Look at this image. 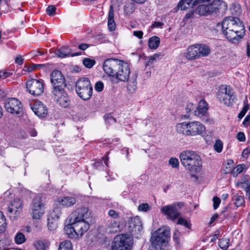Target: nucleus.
I'll return each instance as SVG.
<instances>
[{"label":"nucleus","instance_id":"obj_5","mask_svg":"<svg viewBox=\"0 0 250 250\" xmlns=\"http://www.w3.org/2000/svg\"><path fill=\"white\" fill-rule=\"evenodd\" d=\"M133 238L131 235L123 233L117 235L111 244V250H132Z\"/></svg>","mask_w":250,"mask_h":250},{"label":"nucleus","instance_id":"obj_55","mask_svg":"<svg viewBox=\"0 0 250 250\" xmlns=\"http://www.w3.org/2000/svg\"><path fill=\"white\" fill-rule=\"evenodd\" d=\"M236 138L240 142H244L246 140L245 134L242 132H239L237 134Z\"/></svg>","mask_w":250,"mask_h":250},{"label":"nucleus","instance_id":"obj_31","mask_svg":"<svg viewBox=\"0 0 250 250\" xmlns=\"http://www.w3.org/2000/svg\"><path fill=\"white\" fill-rule=\"evenodd\" d=\"M127 89L128 92L130 93H133L137 89V82L136 79L131 78L128 82Z\"/></svg>","mask_w":250,"mask_h":250},{"label":"nucleus","instance_id":"obj_12","mask_svg":"<svg viewBox=\"0 0 250 250\" xmlns=\"http://www.w3.org/2000/svg\"><path fill=\"white\" fill-rule=\"evenodd\" d=\"M181 206H183V204L180 203L164 206L161 208V211L167 219L175 221L180 215L179 212L176 209V206L181 207Z\"/></svg>","mask_w":250,"mask_h":250},{"label":"nucleus","instance_id":"obj_21","mask_svg":"<svg viewBox=\"0 0 250 250\" xmlns=\"http://www.w3.org/2000/svg\"><path fill=\"white\" fill-rule=\"evenodd\" d=\"M32 109L36 115L41 117L45 116L47 113L46 106L40 101H36L32 107Z\"/></svg>","mask_w":250,"mask_h":250},{"label":"nucleus","instance_id":"obj_15","mask_svg":"<svg viewBox=\"0 0 250 250\" xmlns=\"http://www.w3.org/2000/svg\"><path fill=\"white\" fill-rule=\"evenodd\" d=\"M120 60L110 58L105 60L103 64V68L105 74L113 78Z\"/></svg>","mask_w":250,"mask_h":250},{"label":"nucleus","instance_id":"obj_24","mask_svg":"<svg viewBox=\"0 0 250 250\" xmlns=\"http://www.w3.org/2000/svg\"><path fill=\"white\" fill-rule=\"evenodd\" d=\"M71 51V50L69 47L67 46H63L59 49L57 51L56 54L59 57L61 58H65L69 56L73 57L75 56H79L81 54V53L70 54Z\"/></svg>","mask_w":250,"mask_h":250},{"label":"nucleus","instance_id":"obj_23","mask_svg":"<svg viewBox=\"0 0 250 250\" xmlns=\"http://www.w3.org/2000/svg\"><path fill=\"white\" fill-rule=\"evenodd\" d=\"M208 109V105L207 103L204 100H201L199 103L197 109L194 111L195 115L198 117H202L206 114Z\"/></svg>","mask_w":250,"mask_h":250},{"label":"nucleus","instance_id":"obj_16","mask_svg":"<svg viewBox=\"0 0 250 250\" xmlns=\"http://www.w3.org/2000/svg\"><path fill=\"white\" fill-rule=\"evenodd\" d=\"M54 100L61 106L66 107L69 104V98L64 88L52 90Z\"/></svg>","mask_w":250,"mask_h":250},{"label":"nucleus","instance_id":"obj_62","mask_svg":"<svg viewBox=\"0 0 250 250\" xmlns=\"http://www.w3.org/2000/svg\"><path fill=\"white\" fill-rule=\"evenodd\" d=\"M210 0H195L193 1L192 4L196 5L199 4H203L205 2H209Z\"/></svg>","mask_w":250,"mask_h":250},{"label":"nucleus","instance_id":"obj_7","mask_svg":"<svg viewBox=\"0 0 250 250\" xmlns=\"http://www.w3.org/2000/svg\"><path fill=\"white\" fill-rule=\"evenodd\" d=\"M217 96L219 101L227 106L231 105L234 102L233 91L229 86L221 85Z\"/></svg>","mask_w":250,"mask_h":250},{"label":"nucleus","instance_id":"obj_20","mask_svg":"<svg viewBox=\"0 0 250 250\" xmlns=\"http://www.w3.org/2000/svg\"><path fill=\"white\" fill-rule=\"evenodd\" d=\"M23 208V202L20 199H15L11 201L8 207V211L9 213H12L14 212V217H17L20 212L22 210Z\"/></svg>","mask_w":250,"mask_h":250},{"label":"nucleus","instance_id":"obj_50","mask_svg":"<svg viewBox=\"0 0 250 250\" xmlns=\"http://www.w3.org/2000/svg\"><path fill=\"white\" fill-rule=\"evenodd\" d=\"M56 8L54 5L49 6L46 9V13L50 16H53L55 14Z\"/></svg>","mask_w":250,"mask_h":250},{"label":"nucleus","instance_id":"obj_9","mask_svg":"<svg viewBox=\"0 0 250 250\" xmlns=\"http://www.w3.org/2000/svg\"><path fill=\"white\" fill-rule=\"evenodd\" d=\"M130 74V69L129 64L120 60L113 78L118 81L125 82L128 80Z\"/></svg>","mask_w":250,"mask_h":250},{"label":"nucleus","instance_id":"obj_33","mask_svg":"<svg viewBox=\"0 0 250 250\" xmlns=\"http://www.w3.org/2000/svg\"><path fill=\"white\" fill-rule=\"evenodd\" d=\"M136 6L134 3H127L124 6V13L127 15H130L134 12Z\"/></svg>","mask_w":250,"mask_h":250},{"label":"nucleus","instance_id":"obj_3","mask_svg":"<svg viewBox=\"0 0 250 250\" xmlns=\"http://www.w3.org/2000/svg\"><path fill=\"white\" fill-rule=\"evenodd\" d=\"M177 132L186 136L202 135L206 131L204 125L198 121L184 122L176 125Z\"/></svg>","mask_w":250,"mask_h":250},{"label":"nucleus","instance_id":"obj_32","mask_svg":"<svg viewBox=\"0 0 250 250\" xmlns=\"http://www.w3.org/2000/svg\"><path fill=\"white\" fill-rule=\"evenodd\" d=\"M34 245L37 250H45L49 246V243L46 240H40L36 242Z\"/></svg>","mask_w":250,"mask_h":250},{"label":"nucleus","instance_id":"obj_64","mask_svg":"<svg viewBox=\"0 0 250 250\" xmlns=\"http://www.w3.org/2000/svg\"><path fill=\"white\" fill-rule=\"evenodd\" d=\"M250 153V151L249 149H245L242 152V156L244 158H248L249 154Z\"/></svg>","mask_w":250,"mask_h":250},{"label":"nucleus","instance_id":"obj_57","mask_svg":"<svg viewBox=\"0 0 250 250\" xmlns=\"http://www.w3.org/2000/svg\"><path fill=\"white\" fill-rule=\"evenodd\" d=\"M108 215L113 218H117L118 217H119V214L115 210H113V209H110L109 211H108Z\"/></svg>","mask_w":250,"mask_h":250},{"label":"nucleus","instance_id":"obj_45","mask_svg":"<svg viewBox=\"0 0 250 250\" xmlns=\"http://www.w3.org/2000/svg\"><path fill=\"white\" fill-rule=\"evenodd\" d=\"M233 200L235 201L234 204L237 207H240L244 204V199L241 196H234Z\"/></svg>","mask_w":250,"mask_h":250},{"label":"nucleus","instance_id":"obj_41","mask_svg":"<svg viewBox=\"0 0 250 250\" xmlns=\"http://www.w3.org/2000/svg\"><path fill=\"white\" fill-rule=\"evenodd\" d=\"M246 166L244 164H241L237 165L232 170V175L234 176H236L237 175L243 171L245 169Z\"/></svg>","mask_w":250,"mask_h":250},{"label":"nucleus","instance_id":"obj_14","mask_svg":"<svg viewBox=\"0 0 250 250\" xmlns=\"http://www.w3.org/2000/svg\"><path fill=\"white\" fill-rule=\"evenodd\" d=\"M88 208L86 207L78 208L74 210L69 216V222H74L78 221H86V219L89 217Z\"/></svg>","mask_w":250,"mask_h":250},{"label":"nucleus","instance_id":"obj_59","mask_svg":"<svg viewBox=\"0 0 250 250\" xmlns=\"http://www.w3.org/2000/svg\"><path fill=\"white\" fill-rule=\"evenodd\" d=\"M250 123V116L247 115L243 122V125L244 126L247 127Z\"/></svg>","mask_w":250,"mask_h":250},{"label":"nucleus","instance_id":"obj_52","mask_svg":"<svg viewBox=\"0 0 250 250\" xmlns=\"http://www.w3.org/2000/svg\"><path fill=\"white\" fill-rule=\"evenodd\" d=\"M104 118L105 122L109 124H113V123H115V122H116L115 119L114 118H113L112 116H111L109 115L104 116Z\"/></svg>","mask_w":250,"mask_h":250},{"label":"nucleus","instance_id":"obj_34","mask_svg":"<svg viewBox=\"0 0 250 250\" xmlns=\"http://www.w3.org/2000/svg\"><path fill=\"white\" fill-rule=\"evenodd\" d=\"M163 55L161 53H155L147 58L148 61L146 65H150L155 62L157 60H159L163 57Z\"/></svg>","mask_w":250,"mask_h":250},{"label":"nucleus","instance_id":"obj_28","mask_svg":"<svg viewBox=\"0 0 250 250\" xmlns=\"http://www.w3.org/2000/svg\"><path fill=\"white\" fill-rule=\"evenodd\" d=\"M196 9V13L200 15H205L211 12L210 5L199 4Z\"/></svg>","mask_w":250,"mask_h":250},{"label":"nucleus","instance_id":"obj_49","mask_svg":"<svg viewBox=\"0 0 250 250\" xmlns=\"http://www.w3.org/2000/svg\"><path fill=\"white\" fill-rule=\"evenodd\" d=\"M196 108V106L192 103H189L187 104L186 110L187 113H189L191 111H195Z\"/></svg>","mask_w":250,"mask_h":250},{"label":"nucleus","instance_id":"obj_53","mask_svg":"<svg viewBox=\"0 0 250 250\" xmlns=\"http://www.w3.org/2000/svg\"><path fill=\"white\" fill-rule=\"evenodd\" d=\"M104 84L102 82H98L95 85V89L98 92H101L103 90Z\"/></svg>","mask_w":250,"mask_h":250},{"label":"nucleus","instance_id":"obj_43","mask_svg":"<svg viewBox=\"0 0 250 250\" xmlns=\"http://www.w3.org/2000/svg\"><path fill=\"white\" fill-rule=\"evenodd\" d=\"M213 148L214 150L217 152H221L223 148V143L222 141L219 139L216 140L215 143L213 146Z\"/></svg>","mask_w":250,"mask_h":250},{"label":"nucleus","instance_id":"obj_42","mask_svg":"<svg viewBox=\"0 0 250 250\" xmlns=\"http://www.w3.org/2000/svg\"><path fill=\"white\" fill-rule=\"evenodd\" d=\"M229 240L227 238H223L218 242L219 246L222 249L226 250L229 247Z\"/></svg>","mask_w":250,"mask_h":250},{"label":"nucleus","instance_id":"obj_6","mask_svg":"<svg viewBox=\"0 0 250 250\" xmlns=\"http://www.w3.org/2000/svg\"><path fill=\"white\" fill-rule=\"evenodd\" d=\"M76 91L82 99L87 100L92 95L93 89L90 80L87 78L79 79L76 83Z\"/></svg>","mask_w":250,"mask_h":250},{"label":"nucleus","instance_id":"obj_19","mask_svg":"<svg viewBox=\"0 0 250 250\" xmlns=\"http://www.w3.org/2000/svg\"><path fill=\"white\" fill-rule=\"evenodd\" d=\"M73 225V230L77 233V236H82L89 228V224L87 221H80L69 222Z\"/></svg>","mask_w":250,"mask_h":250},{"label":"nucleus","instance_id":"obj_60","mask_svg":"<svg viewBox=\"0 0 250 250\" xmlns=\"http://www.w3.org/2000/svg\"><path fill=\"white\" fill-rule=\"evenodd\" d=\"M133 34L134 36L139 39L142 38L143 35V32L142 31H134Z\"/></svg>","mask_w":250,"mask_h":250},{"label":"nucleus","instance_id":"obj_46","mask_svg":"<svg viewBox=\"0 0 250 250\" xmlns=\"http://www.w3.org/2000/svg\"><path fill=\"white\" fill-rule=\"evenodd\" d=\"M168 165L171 166L172 168H178L179 163L178 159L171 157L168 160Z\"/></svg>","mask_w":250,"mask_h":250},{"label":"nucleus","instance_id":"obj_29","mask_svg":"<svg viewBox=\"0 0 250 250\" xmlns=\"http://www.w3.org/2000/svg\"><path fill=\"white\" fill-rule=\"evenodd\" d=\"M160 44V39L157 36L151 37L148 42V46L151 49H156Z\"/></svg>","mask_w":250,"mask_h":250},{"label":"nucleus","instance_id":"obj_40","mask_svg":"<svg viewBox=\"0 0 250 250\" xmlns=\"http://www.w3.org/2000/svg\"><path fill=\"white\" fill-rule=\"evenodd\" d=\"M6 228V218L2 212L0 211V232H4Z\"/></svg>","mask_w":250,"mask_h":250},{"label":"nucleus","instance_id":"obj_58","mask_svg":"<svg viewBox=\"0 0 250 250\" xmlns=\"http://www.w3.org/2000/svg\"><path fill=\"white\" fill-rule=\"evenodd\" d=\"M24 58L22 56H18L15 59V62L19 65L22 64L23 62Z\"/></svg>","mask_w":250,"mask_h":250},{"label":"nucleus","instance_id":"obj_18","mask_svg":"<svg viewBox=\"0 0 250 250\" xmlns=\"http://www.w3.org/2000/svg\"><path fill=\"white\" fill-rule=\"evenodd\" d=\"M76 199L72 196H62L58 198L55 201L57 207L69 208L76 204Z\"/></svg>","mask_w":250,"mask_h":250},{"label":"nucleus","instance_id":"obj_13","mask_svg":"<svg viewBox=\"0 0 250 250\" xmlns=\"http://www.w3.org/2000/svg\"><path fill=\"white\" fill-rule=\"evenodd\" d=\"M26 88L31 94L40 95L43 91V81L37 79L28 80L26 83Z\"/></svg>","mask_w":250,"mask_h":250},{"label":"nucleus","instance_id":"obj_26","mask_svg":"<svg viewBox=\"0 0 250 250\" xmlns=\"http://www.w3.org/2000/svg\"><path fill=\"white\" fill-rule=\"evenodd\" d=\"M199 58L206 57L210 53V47L205 44H198Z\"/></svg>","mask_w":250,"mask_h":250},{"label":"nucleus","instance_id":"obj_44","mask_svg":"<svg viewBox=\"0 0 250 250\" xmlns=\"http://www.w3.org/2000/svg\"><path fill=\"white\" fill-rule=\"evenodd\" d=\"M83 63L86 67L90 68L95 64L96 62L94 60L85 58L83 60Z\"/></svg>","mask_w":250,"mask_h":250},{"label":"nucleus","instance_id":"obj_61","mask_svg":"<svg viewBox=\"0 0 250 250\" xmlns=\"http://www.w3.org/2000/svg\"><path fill=\"white\" fill-rule=\"evenodd\" d=\"M54 221H48V229L50 230H53L56 229V225L54 223Z\"/></svg>","mask_w":250,"mask_h":250},{"label":"nucleus","instance_id":"obj_22","mask_svg":"<svg viewBox=\"0 0 250 250\" xmlns=\"http://www.w3.org/2000/svg\"><path fill=\"white\" fill-rule=\"evenodd\" d=\"M198 44H194L188 47L186 58L188 60H195L199 58Z\"/></svg>","mask_w":250,"mask_h":250},{"label":"nucleus","instance_id":"obj_38","mask_svg":"<svg viewBox=\"0 0 250 250\" xmlns=\"http://www.w3.org/2000/svg\"><path fill=\"white\" fill-rule=\"evenodd\" d=\"M42 66V64H36L34 63L25 64L23 68L22 71L26 72H30L35 70L37 67H41Z\"/></svg>","mask_w":250,"mask_h":250},{"label":"nucleus","instance_id":"obj_27","mask_svg":"<svg viewBox=\"0 0 250 250\" xmlns=\"http://www.w3.org/2000/svg\"><path fill=\"white\" fill-rule=\"evenodd\" d=\"M61 214L60 208H55L50 212L48 217V221H55L58 219Z\"/></svg>","mask_w":250,"mask_h":250},{"label":"nucleus","instance_id":"obj_63","mask_svg":"<svg viewBox=\"0 0 250 250\" xmlns=\"http://www.w3.org/2000/svg\"><path fill=\"white\" fill-rule=\"evenodd\" d=\"M247 186L245 187V190L246 192V196L250 199V185H247Z\"/></svg>","mask_w":250,"mask_h":250},{"label":"nucleus","instance_id":"obj_36","mask_svg":"<svg viewBox=\"0 0 250 250\" xmlns=\"http://www.w3.org/2000/svg\"><path fill=\"white\" fill-rule=\"evenodd\" d=\"M14 241L16 244L21 245L26 241V238L22 233L19 232L15 235Z\"/></svg>","mask_w":250,"mask_h":250},{"label":"nucleus","instance_id":"obj_37","mask_svg":"<svg viewBox=\"0 0 250 250\" xmlns=\"http://www.w3.org/2000/svg\"><path fill=\"white\" fill-rule=\"evenodd\" d=\"M73 229V225L72 223H70L64 228L65 232L69 237H73L75 235H77V233H75Z\"/></svg>","mask_w":250,"mask_h":250},{"label":"nucleus","instance_id":"obj_56","mask_svg":"<svg viewBox=\"0 0 250 250\" xmlns=\"http://www.w3.org/2000/svg\"><path fill=\"white\" fill-rule=\"evenodd\" d=\"M12 75V73L6 71H0V78L1 79H5L10 75Z\"/></svg>","mask_w":250,"mask_h":250},{"label":"nucleus","instance_id":"obj_10","mask_svg":"<svg viewBox=\"0 0 250 250\" xmlns=\"http://www.w3.org/2000/svg\"><path fill=\"white\" fill-rule=\"evenodd\" d=\"M127 228H128L127 230L131 233V236L134 235L138 237V235L140 234L143 229V223L140 217L136 216L129 218Z\"/></svg>","mask_w":250,"mask_h":250},{"label":"nucleus","instance_id":"obj_11","mask_svg":"<svg viewBox=\"0 0 250 250\" xmlns=\"http://www.w3.org/2000/svg\"><path fill=\"white\" fill-rule=\"evenodd\" d=\"M50 77L52 85V90L61 89L66 87V84L65 83L64 77L60 71L58 70L53 71Z\"/></svg>","mask_w":250,"mask_h":250},{"label":"nucleus","instance_id":"obj_4","mask_svg":"<svg viewBox=\"0 0 250 250\" xmlns=\"http://www.w3.org/2000/svg\"><path fill=\"white\" fill-rule=\"evenodd\" d=\"M170 235V229L163 227L155 231L151 235V245L163 247L167 246Z\"/></svg>","mask_w":250,"mask_h":250},{"label":"nucleus","instance_id":"obj_17","mask_svg":"<svg viewBox=\"0 0 250 250\" xmlns=\"http://www.w3.org/2000/svg\"><path fill=\"white\" fill-rule=\"evenodd\" d=\"M4 107L7 112L18 114L21 110L22 104L17 99L12 98L8 99L6 101Z\"/></svg>","mask_w":250,"mask_h":250},{"label":"nucleus","instance_id":"obj_25","mask_svg":"<svg viewBox=\"0 0 250 250\" xmlns=\"http://www.w3.org/2000/svg\"><path fill=\"white\" fill-rule=\"evenodd\" d=\"M114 11L112 5L110 6V9L108 12L107 25L109 30L111 31L115 29L116 24L114 20Z\"/></svg>","mask_w":250,"mask_h":250},{"label":"nucleus","instance_id":"obj_51","mask_svg":"<svg viewBox=\"0 0 250 250\" xmlns=\"http://www.w3.org/2000/svg\"><path fill=\"white\" fill-rule=\"evenodd\" d=\"M212 200L213 202V208L214 209H216L218 208L221 203V200L218 197L215 196L213 198Z\"/></svg>","mask_w":250,"mask_h":250},{"label":"nucleus","instance_id":"obj_48","mask_svg":"<svg viewBox=\"0 0 250 250\" xmlns=\"http://www.w3.org/2000/svg\"><path fill=\"white\" fill-rule=\"evenodd\" d=\"M150 209V207L147 204H142L138 207V210L141 211L147 212Z\"/></svg>","mask_w":250,"mask_h":250},{"label":"nucleus","instance_id":"obj_1","mask_svg":"<svg viewBox=\"0 0 250 250\" xmlns=\"http://www.w3.org/2000/svg\"><path fill=\"white\" fill-rule=\"evenodd\" d=\"M222 28L226 39L233 43H239L245 35L244 23L236 17L225 18L222 22Z\"/></svg>","mask_w":250,"mask_h":250},{"label":"nucleus","instance_id":"obj_39","mask_svg":"<svg viewBox=\"0 0 250 250\" xmlns=\"http://www.w3.org/2000/svg\"><path fill=\"white\" fill-rule=\"evenodd\" d=\"M119 224L116 221H111L108 226L109 231L111 233H115L119 230Z\"/></svg>","mask_w":250,"mask_h":250},{"label":"nucleus","instance_id":"obj_47","mask_svg":"<svg viewBox=\"0 0 250 250\" xmlns=\"http://www.w3.org/2000/svg\"><path fill=\"white\" fill-rule=\"evenodd\" d=\"M177 223L179 225H183L187 228L189 227V224L187 220L182 218L180 217L178 218Z\"/></svg>","mask_w":250,"mask_h":250},{"label":"nucleus","instance_id":"obj_54","mask_svg":"<svg viewBox=\"0 0 250 250\" xmlns=\"http://www.w3.org/2000/svg\"><path fill=\"white\" fill-rule=\"evenodd\" d=\"M181 235V233L179 231H176L173 234V240L178 244H180V237Z\"/></svg>","mask_w":250,"mask_h":250},{"label":"nucleus","instance_id":"obj_35","mask_svg":"<svg viewBox=\"0 0 250 250\" xmlns=\"http://www.w3.org/2000/svg\"><path fill=\"white\" fill-rule=\"evenodd\" d=\"M58 250H72V244L70 241L64 240L60 244Z\"/></svg>","mask_w":250,"mask_h":250},{"label":"nucleus","instance_id":"obj_2","mask_svg":"<svg viewBox=\"0 0 250 250\" xmlns=\"http://www.w3.org/2000/svg\"><path fill=\"white\" fill-rule=\"evenodd\" d=\"M182 165L191 173H199L202 169L201 157L195 152L190 150L183 151L180 155Z\"/></svg>","mask_w":250,"mask_h":250},{"label":"nucleus","instance_id":"obj_8","mask_svg":"<svg viewBox=\"0 0 250 250\" xmlns=\"http://www.w3.org/2000/svg\"><path fill=\"white\" fill-rule=\"evenodd\" d=\"M32 218L34 220H40L45 213V205L42 198L36 197L31 204Z\"/></svg>","mask_w":250,"mask_h":250},{"label":"nucleus","instance_id":"obj_30","mask_svg":"<svg viewBox=\"0 0 250 250\" xmlns=\"http://www.w3.org/2000/svg\"><path fill=\"white\" fill-rule=\"evenodd\" d=\"M193 2V0H181L178 4V7L181 10H185L188 7L195 6L192 4Z\"/></svg>","mask_w":250,"mask_h":250}]
</instances>
